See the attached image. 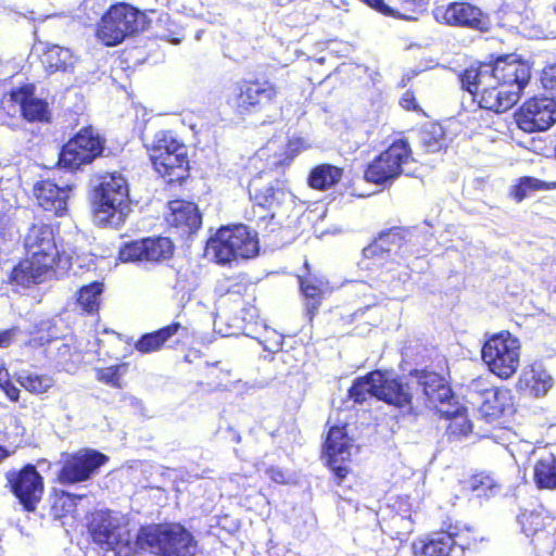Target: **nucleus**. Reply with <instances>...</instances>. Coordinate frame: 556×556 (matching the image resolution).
I'll list each match as a JSON object with an SVG mask.
<instances>
[{"label": "nucleus", "instance_id": "19", "mask_svg": "<svg viewBox=\"0 0 556 556\" xmlns=\"http://www.w3.org/2000/svg\"><path fill=\"white\" fill-rule=\"evenodd\" d=\"M410 233L404 228H391L382 231L375 241L363 250L367 258H390L401 267L400 261L405 260L410 253Z\"/></svg>", "mask_w": 556, "mask_h": 556}, {"label": "nucleus", "instance_id": "57", "mask_svg": "<svg viewBox=\"0 0 556 556\" xmlns=\"http://www.w3.org/2000/svg\"><path fill=\"white\" fill-rule=\"evenodd\" d=\"M397 519L405 523L404 529H405L406 532H410L413 530L412 529V521L409 519H404V518H397Z\"/></svg>", "mask_w": 556, "mask_h": 556}, {"label": "nucleus", "instance_id": "40", "mask_svg": "<svg viewBox=\"0 0 556 556\" xmlns=\"http://www.w3.org/2000/svg\"><path fill=\"white\" fill-rule=\"evenodd\" d=\"M556 189V182H546L534 177H522L519 184L514 187L513 195L520 202L532 191Z\"/></svg>", "mask_w": 556, "mask_h": 556}, {"label": "nucleus", "instance_id": "13", "mask_svg": "<svg viewBox=\"0 0 556 556\" xmlns=\"http://www.w3.org/2000/svg\"><path fill=\"white\" fill-rule=\"evenodd\" d=\"M278 88L268 80H242L227 99L228 105L238 114L260 111L276 99Z\"/></svg>", "mask_w": 556, "mask_h": 556}, {"label": "nucleus", "instance_id": "59", "mask_svg": "<svg viewBox=\"0 0 556 556\" xmlns=\"http://www.w3.org/2000/svg\"><path fill=\"white\" fill-rule=\"evenodd\" d=\"M168 40H169L170 42L175 43V45H177V43H179V42H180V38H178V37H173V38H169Z\"/></svg>", "mask_w": 556, "mask_h": 556}, {"label": "nucleus", "instance_id": "12", "mask_svg": "<svg viewBox=\"0 0 556 556\" xmlns=\"http://www.w3.org/2000/svg\"><path fill=\"white\" fill-rule=\"evenodd\" d=\"M104 144L105 140L93 127H84L63 146L59 163L71 170L78 169L102 155Z\"/></svg>", "mask_w": 556, "mask_h": 556}, {"label": "nucleus", "instance_id": "1", "mask_svg": "<svg viewBox=\"0 0 556 556\" xmlns=\"http://www.w3.org/2000/svg\"><path fill=\"white\" fill-rule=\"evenodd\" d=\"M416 378L417 372L404 382L389 372L376 370L355 379L349 390V395L358 404H363L367 399L375 396L402 409L404 415L415 418L417 416V405L414 404V401L419 400Z\"/></svg>", "mask_w": 556, "mask_h": 556}, {"label": "nucleus", "instance_id": "15", "mask_svg": "<svg viewBox=\"0 0 556 556\" xmlns=\"http://www.w3.org/2000/svg\"><path fill=\"white\" fill-rule=\"evenodd\" d=\"M479 70L488 68L494 81L503 89L514 91L519 100L520 93L530 80V67L515 55H503L493 63L479 64Z\"/></svg>", "mask_w": 556, "mask_h": 556}, {"label": "nucleus", "instance_id": "39", "mask_svg": "<svg viewBox=\"0 0 556 556\" xmlns=\"http://www.w3.org/2000/svg\"><path fill=\"white\" fill-rule=\"evenodd\" d=\"M420 141L428 152L435 153L440 151L445 146L443 128L438 124L425 127L420 132Z\"/></svg>", "mask_w": 556, "mask_h": 556}, {"label": "nucleus", "instance_id": "38", "mask_svg": "<svg viewBox=\"0 0 556 556\" xmlns=\"http://www.w3.org/2000/svg\"><path fill=\"white\" fill-rule=\"evenodd\" d=\"M102 291L103 285L98 281L83 286L78 291L77 305L86 313L92 314L97 312Z\"/></svg>", "mask_w": 556, "mask_h": 556}, {"label": "nucleus", "instance_id": "31", "mask_svg": "<svg viewBox=\"0 0 556 556\" xmlns=\"http://www.w3.org/2000/svg\"><path fill=\"white\" fill-rule=\"evenodd\" d=\"M42 64L49 74L62 71H72L75 64V56L72 51L67 48L60 47L58 45H51L47 47L42 54Z\"/></svg>", "mask_w": 556, "mask_h": 556}, {"label": "nucleus", "instance_id": "49", "mask_svg": "<svg viewBox=\"0 0 556 556\" xmlns=\"http://www.w3.org/2000/svg\"><path fill=\"white\" fill-rule=\"evenodd\" d=\"M364 3L369 5L370 8L377 10L378 12L384 15H394V11L391 7H389L383 0H362Z\"/></svg>", "mask_w": 556, "mask_h": 556}, {"label": "nucleus", "instance_id": "30", "mask_svg": "<svg viewBox=\"0 0 556 556\" xmlns=\"http://www.w3.org/2000/svg\"><path fill=\"white\" fill-rule=\"evenodd\" d=\"M535 457L533 465V479L539 489H556V456L553 453L543 451L539 455L533 451Z\"/></svg>", "mask_w": 556, "mask_h": 556}, {"label": "nucleus", "instance_id": "56", "mask_svg": "<svg viewBox=\"0 0 556 556\" xmlns=\"http://www.w3.org/2000/svg\"><path fill=\"white\" fill-rule=\"evenodd\" d=\"M10 456V452L3 447L2 445H0V463L5 459L7 457Z\"/></svg>", "mask_w": 556, "mask_h": 556}, {"label": "nucleus", "instance_id": "16", "mask_svg": "<svg viewBox=\"0 0 556 556\" xmlns=\"http://www.w3.org/2000/svg\"><path fill=\"white\" fill-rule=\"evenodd\" d=\"M469 396L473 406L486 417L497 418L508 414L513 408V397L507 389L489 386L486 380L479 378L469 384Z\"/></svg>", "mask_w": 556, "mask_h": 556}, {"label": "nucleus", "instance_id": "41", "mask_svg": "<svg viewBox=\"0 0 556 556\" xmlns=\"http://www.w3.org/2000/svg\"><path fill=\"white\" fill-rule=\"evenodd\" d=\"M127 365L119 364L115 366H110L105 368H99L96 371V378L98 381L108 384L110 387L121 389L122 383L121 379L126 374Z\"/></svg>", "mask_w": 556, "mask_h": 556}, {"label": "nucleus", "instance_id": "25", "mask_svg": "<svg viewBox=\"0 0 556 556\" xmlns=\"http://www.w3.org/2000/svg\"><path fill=\"white\" fill-rule=\"evenodd\" d=\"M325 453L328 456V462L336 476L340 479L344 478L348 473L346 466L337 465L344 463L351 456L353 444L351 439L346 437L343 428H330L325 442Z\"/></svg>", "mask_w": 556, "mask_h": 556}, {"label": "nucleus", "instance_id": "50", "mask_svg": "<svg viewBox=\"0 0 556 556\" xmlns=\"http://www.w3.org/2000/svg\"><path fill=\"white\" fill-rule=\"evenodd\" d=\"M273 339L269 340V343H264V349L269 352L278 351L282 348L283 338L281 334L277 333L276 331H273Z\"/></svg>", "mask_w": 556, "mask_h": 556}, {"label": "nucleus", "instance_id": "14", "mask_svg": "<svg viewBox=\"0 0 556 556\" xmlns=\"http://www.w3.org/2000/svg\"><path fill=\"white\" fill-rule=\"evenodd\" d=\"M24 247L27 255L37 257L54 266L56 258L65 257L72 263L74 256L77 254L75 249L64 248L60 250L54 238L52 228L46 224L33 225L25 238Z\"/></svg>", "mask_w": 556, "mask_h": 556}, {"label": "nucleus", "instance_id": "53", "mask_svg": "<svg viewBox=\"0 0 556 556\" xmlns=\"http://www.w3.org/2000/svg\"><path fill=\"white\" fill-rule=\"evenodd\" d=\"M15 336V329H7L0 332V348H8Z\"/></svg>", "mask_w": 556, "mask_h": 556}, {"label": "nucleus", "instance_id": "44", "mask_svg": "<svg viewBox=\"0 0 556 556\" xmlns=\"http://www.w3.org/2000/svg\"><path fill=\"white\" fill-rule=\"evenodd\" d=\"M55 348V359L60 366L67 370L66 365L70 362H74V357L77 356L76 348L68 342H56Z\"/></svg>", "mask_w": 556, "mask_h": 556}, {"label": "nucleus", "instance_id": "9", "mask_svg": "<svg viewBox=\"0 0 556 556\" xmlns=\"http://www.w3.org/2000/svg\"><path fill=\"white\" fill-rule=\"evenodd\" d=\"M520 341L508 331L491 336L481 350L482 361L501 379H509L520 363Z\"/></svg>", "mask_w": 556, "mask_h": 556}, {"label": "nucleus", "instance_id": "3", "mask_svg": "<svg viewBox=\"0 0 556 556\" xmlns=\"http://www.w3.org/2000/svg\"><path fill=\"white\" fill-rule=\"evenodd\" d=\"M138 552L157 556H195L199 546L190 531L180 523L150 525L137 532Z\"/></svg>", "mask_w": 556, "mask_h": 556}, {"label": "nucleus", "instance_id": "18", "mask_svg": "<svg viewBox=\"0 0 556 556\" xmlns=\"http://www.w3.org/2000/svg\"><path fill=\"white\" fill-rule=\"evenodd\" d=\"M106 460L108 457L96 450H80L66 456L58 480L63 485L87 481Z\"/></svg>", "mask_w": 556, "mask_h": 556}, {"label": "nucleus", "instance_id": "28", "mask_svg": "<svg viewBox=\"0 0 556 556\" xmlns=\"http://www.w3.org/2000/svg\"><path fill=\"white\" fill-rule=\"evenodd\" d=\"M170 218L168 219L177 228L186 232H194L202 225V217L198 206L192 202L173 201L170 203Z\"/></svg>", "mask_w": 556, "mask_h": 556}, {"label": "nucleus", "instance_id": "37", "mask_svg": "<svg viewBox=\"0 0 556 556\" xmlns=\"http://www.w3.org/2000/svg\"><path fill=\"white\" fill-rule=\"evenodd\" d=\"M298 279L301 292L306 301V315L308 316L309 320H312L321 303L323 288H320L316 283L314 285L312 282V279L305 278V276H298Z\"/></svg>", "mask_w": 556, "mask_h": 556}, {"label": "nucleus", "instance_id": "51", "mask_svg": "<svg viewBox=\"0 0 556 556\" xmlns=\"http://www.w3.org/2000/svg\"><path fill=\"white\" fill-rule=\"evenodd\" d=\"M267 475L269 476V478L277 482V483H286L287 482V475L286 472L278 468V467H270L268 470H267Z\"/></svg>", "mask_w": 556, "mask_h": 556}, {"label": "nucleus", "instance_id": "35", "mask_svg": "<svg viewBox=\"0 0 556 556\" xmlns=\"http://www.w3.org/2000/svg\"><path fill=\"white\" fill-rule=\"evenodd\" d=\"M342 177L340 167L321 164L311 170L308 184L314 189L326 190L334 186Z\"/></svg>", "mask_w": 556, "mask_h": 556}, {"label": "nucleus", "instance_id": "43", "mask_svg": "<svg viewBox=\"0 0 556 556\" xmlns=\"http://www.w3.org/2000/svg\"><path fill=\"white\" fill-rule=\"evenodd\" d=\"M471 488L478 496L489 497L496 493L498 485L490 475L480 473L472 478Z\"/></svg>", "mask_w": 556, "mask_h": 556}, {"label": "nucleus", "instance_id": "5", "mask_svg": "<svg viewBox=\"0 0 556 556\" xmlns=\"http://www.w3.org/2000/svg\"><path fill=\"white\" fill-rule=\"evenodd\" d=\"M89 532L96 544L118 556L138 553L137 534L131 535L127 518L119 511L97 510L91 515Z\"/></svg>", "mask_w": 556, "mask_h": 556}, {"label": "nucleus", "instance_id": "24", "mask_svg": "<svg viewBox=\"0 0 556 556\" xmlns=\"http://www.w3.org/2000/svg\"><path fill=\"white\" fill-rule=\"evenodd\" d=\"M251 200L258 206L268 211L275 216L283 203L290 200L291 194L281 186V182L275 180L267 186H262L261 177L253 178L249 185Z\"/></svg>", "mask_w": 556, "mask_h": 556}, {"label": "nucleus", "instance_id": "11", "mask_svg": "<svg viewBox=\"0 0 556 556\" xmlns=\"http://www.w3.org/2000/svg\"><path fill=\"white\" fill-rule=\"evenodd\" d=\"M143 24L144 15L141 12L129 4L119 3L102 17L97 36L104 45L115 46L141 29Z\"/></svg>", "mask_w": 556, "mask_h": 556}, {"label": "nucleus", "instance_id": "46", "mask_svg": "<svg viewBox=\"0 0 556 556\" xmlns=\"http://www.w3.org/2000/svg\"><path fill=\"white\" fill-rule=\"evenodd\" d=\"M0 389L7 394V396L16 402L20 396V390L9 379V372L7 369H0Z\"/></svg>", "mask_w": 556, "mask_h": 556}, {"label": "nucleus", "instance_id": "48", "mask_svg": "<svg viewBox=\"0 0 556 556\" xmlns=\"http://www.w3.org/2000/svg\"><path fill=\"white\" fill-rule=\"evenodd\" d=\"M542 84L545 89L556 92V63L548 65L543 70Z\"/></svg>", "mask_w": 556, "mask_h": 556}, {"label": "nucleus", "instance_id": "10", "mask_svg": "<svg viewBox=\"0 0 556 556\" xmlns=\"http://www.w3.org/2000/svg\"><path fill=\"white\" fill-rule=\"evenodd\" d=\"M475 541L470 528L456 522L416 540L412 547L414 556H451L457 547L465 551Z\"/></svg>", "mask_w": 556, "mask_h": 556}, {"label": "nucleus", "instance_id": "58", "mask_svg": "<svg viewBox=\"0 0 556 556\" xmlns=\"http://www.w3.org/2000/svg\"><path fill=\"white\" fill-rule=\"evenodd\" d=\"M424 0H402L403 3L420 5Z\"/></svg>", "mask_w": 556, "mask_h": 556}, {"label": "nucleus", "instance_id": "47", "mask_svg": "<svg viewBox=\"0 0 556 556\" xmlns=\"http://www.w3.org/2000/svg\"><path fill=\"white\" fill-rule=\"evenodd\" d=\"M37 339L41 344L52 342L54 339H56L55 326L52 325L51 321L42 323Z\"/></svg>", "mask_w": 556, "mask_h": 556}, {"label": "nucleus", "instance_id": "29", "mask_svg": "<svg viewBox=\"0 0 556 556\" xmlns=\"http://www.w3.org/2000/svg\"><path fill=\"white\" fill-rule=\"evenodd\" d=\"M174 153L164 160V165L157 167L155 170L167 178L168 182L181 181L187 176L189 169V160L187 154V147L185 144L173 146Z\"/></svg>", "mask_w": 556, "mask_h": 556}, {"label": "nucleus", "instance_id": "27", "mask_svg": "<svg viewBox=\"0 0 556 556\" xmlns=\"http://www.w3.org/2000/svg\"><path fill=\"white\" fill-rule=\"evenodd\" d=\"M552 386V376L540 363H534L526 367L517 382V389L519 391L536 397L545 395Z\"/></svg>", "mask_w": 556, "mask_h": 556}, {"label": "nucleus", "instance_id": "55", "mask_svg": "<svg viewBox=\"0 0 556 556\" xmlns=\"http://www.w3.org/2000/svg\"><path fill=\"white\" fill-rule=\"evenodd\" d=\"M236 287H237V290H228V292L222 296V299H220L222 305L226 304L230 300L231 295L236 296L235 301L238 302L240 306L242 305V299L240 295V287L239 286H236Z\"/></svg>", "mask_w": 556, "mask_h": 556}, {"label": "nucleus", "instance_id": "54", "mask_svg": "<svg viewBox=\"0 0 556 556\" xmlns=\"http://www.w3.org/2000/svg\"><path fill=\"white\" fill-rule=\"evenodd\" d=\"M401 105L406 110L415 109L416 104L414 94L406 91L401 99Z\"/></svg>", "mask_w": 556, "mask_h": 556}, {"label": "nucleus", "instance_id": "20", "mask_svg": "<svg viewBox=\"0 0 556 556\" xmlns=\"http://www.w3.org/2000/svg\"><path fill=\"white\" fill-rule=\"evenodd\" d=\"M13 494L26 510H34L43 494V479L34 465L20 470H10L5 475Z\"/></svg>", "mask_w": 556, "mask_h": 556}, {"label": "nucleus", "instance_id": "22", "mask_svg": "<svg viewBox=\"0 0 556 556\" xmlns=\"http://www.w3.org/2000/svg\"><path fill=\"white\" fill-rule=\"evenodd\" d=\"M173 252L174 244L168 238H146L126 243L119 251V260L122 262L159 263L169 258Z\"/></svg>", "mask_w": 556, "mask_h": 556}, {"label": "nucleus", "instance_id": "42", "mask_svg": "<svg viewBox=\"0 0 556 556\" xmlns=\"http://www.w3.org/2000/svg\"><path fill=\"white\" fill-rule=\"evenodd\" d=\"M21 384L29 392L41 394L47 392L53 384V379L47 375L30 374L20 377Z\"/></svg>", "mask_w": 556, "mask_h": 556}, {"label": "nucleus", "instance_id": "6", "mask_svg": "<svg viewBox=\"0 0 556 556\" xmlns=\"http://www.w3.org/2000/svg\"><path fill=\"white\" fill-rule=\"evenodd\" d=\"M258 242L244 225L222 227L206 243L205 254L217 264L231 266L238 260L254 257Z\"/></svg>", "mask_w": 556, "mask_h": 556}, {"label": "nucleus", "instance_id": "36", "mask_svg": "<svg viewBox=\"0 0 556 556\" xmlns=\"http://www.w3.org/2000/svg\"><path fill=\"white\" fill-rule=\"evenodd\" d=\"M408 278L409 275L405 268L396 269L388 267L379 274L378 278L375 280V285L383 295L394 296L396 289Z\"/></svg>", "mask_w": 556, "mask_h": 556}, {"label": "nucleus", "instance_id": "45", "mask_svg": "<svg viewBox=\"0 0 556 556\" xmlns=\"http://www.w3.org/2000/svg\"><path fill=\"white\" fill-rule=\"evenodd\" d=\"M519 523L521 525V529L527 536L533 535L538 533L540 527L542 526V519L539 514L535 513H523L519 516Z\"/></svg>", "mask_w": 556, "mask_h": 556}, {"label": "nucleus", "instance_id": "23", "mask_svg": "<svg viewBox=\"0 0 556 556\" xmlns=\"http://www.w3.org/2000/svg\"><path fill=\"white\" fill-rule=\"evenodd\" d=\"M73 189L71 184H56L51 179L38 181L34 186V194L38 204L54 215L62 216L67 211V200Z\"/></svg>", "mask_w": 556, "mask_h": 556}, {"label": "nucleus", "instance_id": "33", "mask_svg": "<svg viewBox=\"0 0 556 556\" xmlns=\"http://www.w3.org/2000/svg\"><path fill=\"white\" fill-rule=\"evenodd\" d=\"M174 144L176 146L182 143L178 141L170 131L162 130L154 135V138L148 146V149L150 151L151 162L155 169L165 164L163 162L168 155H173Z\"/></svg>", "mask_w": 556, "mask_h": 556}, {"label": "nucleus", "instance_id": "32", "mask_svg": "<svg viewBox=\"0 0 556 556\" xmlns=\"http://www.w3.org/2000/svg\"><path fill=\"white\" fill-rule=\"evenodd\" d=\"M186 331L179 323H173L157 331L143 334L135 344L137 351L141 353H151L160 350L165 342L177 334L179 331Z\"/></svg>", "mask_w": 556, "mask_h": 556}, {"label": "nucleus", "instance_id": "21", "mask_svg": "<svg viewBox=\"0 0 556 556\" xmlns=\"http://www.w3.org/2000/svg\"><path fill=\"white\" fill-rule=\"evenodd\" d=\"M439 22L447 25L469 27L480 31H488L491 21L482 11L467 2H450L446 5H439L433 11Z\"/></svg>", "mask_w": 556, "mask_h": 556}, {"label": "nucleus", "instance_id": "17", "mask_svg": "<svg viewBox=\"0 0 556 556\" xmlns=\"http://www.w3.org/2000/svg\"><path fill=\"white\" fill-rule=\"evenodd\" d=\"M515 115L518 127L526 132L547 130L556 123V100L552 97H533Z\"/></svg>", "mask_w": 556, "mask_h": 556}, {"label": "nucleus", "instance_id": "8", "mask_svg": "<svg viewBox=\"0 0 556 556\" xmlns=\"http://www.w3.org/2000/svg\"><path fill=\"white\" fill-rule=\"evenodd\" d=\"M401 174L415 177L416 161L406 140L394 141L377 156L366 168L365 179L376 185L392 184Z\"/></svg>", "mask_w": 556, "mask_h": 556}, {"label": "nucleus", "instance_id": "34", "mask_svg": "<svg viewBox=\"0 0 556 556\" xmlns=\"http://www.w3.org/2000/svg\"><path fill=\"white\" fill-rule=\"evenodd\" d=\"M14 102L20 103L23 116L29 121H43L47 118V103L40 99L31 97L28 92L20 89L12 92Z\"/></svg>", "mask_w": 556, "mask_h": 556}, {"label": "nucleus", "instance_id": "7", "mask_svg": "<svg viewBox=\"0 0 556 556\" xmlns=\"http://www.w3.org/2000/svg\"><path fill=\"white\" fill-rule=\"evenodd\" d=\"M463 89L467 90L481 109L502 113L509 110L518 101L514 91L503 89L488 74V68L479 70L470 66L460 75Z\"/></svg>", "mask_w": 556, "mask_h": 556}, {"label": "nucleus", "instance_id": "52", "mask_svg": "<svg viewBox=\"0 0 556 556\" xmlns=\"http://www.w3.org/2000/svg\"><path fill=\"white\" fill-rule=\"evenodd\" d=\"M304 267H305L306 273H305V274H303L302 276H305V278H311V279H312V282H313L314 285L316 283V285H317V286H319L320 288H323V287L326 285V281H325L324 277L318 276V275H316V274H313V273L311 271V267H309V264H308V262H307V261H305V263H304Z\"/></svg>", "mask_w": 556, "mask_h": 556}, {"label": "nucleus", "instance_id": "4", "mask_svg": "<svg viewBox=\"0 0 556 556\" xmlns=\"http://www.w3.org/2000/svg\"><path fill=\"white\" fill-rule=\"evenodd\" d=\"M129 212V189L125 177L117 173L103 176L93 194L96 223L118 228Z\"/></svg>", "mask_w": 556, "mask_h": 556}, {"label": "nucleus", "instance_id": "60", "mask_svg": "<svg viewBox=\"0 0 556 556\" xmlns=\"http://www.w3.org/2000/svg\"><path fill=\"white\" fill-rule=\"evenodd\" d=\"M553 11H554V12H555V14H556V0H555L554 5H553Z\"/></svg>", "mask_w": 556, "mask_h": 556}, {"label": "nucleus", "instance_id": "26", "mask_svg": "<svg viewBox=\"0 0 556 556\" xmlns=\"http://www.w3.org/2000/svg\"><path fill=\"white\" fill-rule=\"evenodd\" d=\"M52 268V265L28 255L27 258L14 266L10 275V282L24 288L37 285L45 279V275Z\"/></svg>", "mask_w": 556, "mask_h": 556}, {"label": "nucleus", "instance_id": "2", "mask_svg": "<svg viewBox=\"0 0 556 556\" xmlns=\"http://www.w3.org/2000/svg\"><path fill=\"white\" fill-rule=\"evenodd\" d=\"M416 383L419 400L414 401V404L417 405V415L420 405L433 407L451 419L448 429L452 434L467 435L471 432L472 425L464 414L465 408L455 402L454 394L442 376L433 371H417Z\"/></svg>", "mask_w": 556, "mask_h": 556}]
</instances>
